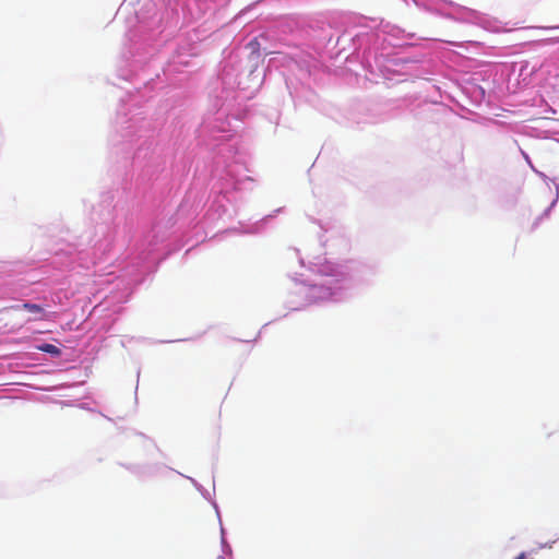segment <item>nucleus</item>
<instances>
[{
  "label": "nucleus",
  "mask_w": 559,
  "mask_h": 559,
  "mask_svg": "<svg viewBox=\"0 0 559 559\" xmlns=\"http://www.w3.org/2000/svg\"><path fill=\"white\" fill-rule=\"evenodd\" d=\"M8 309L15 311V312H39V311H41V309L38 305L28 304V302H19L16 305L11 306Z\"/></svg>",
  "instance_id": "1"
},
{
  "label": "nucleus",
  "mask_w": 559,
  "mask_h": 559,
  "mask_svg": "<svg viewBox=\"0 0 559 559\" xmlns=\"http://www.w3.org/2000/svg\"><path fill=\"white\" fill-rule=\"evenodd\" d=\"M39 350L51 354L53 356L60 355V349L52 344H43L37 347Z\"/></svg>",
  "instance_id": "2"
},
{
  "label": "nucleus",
  "mask_w": 559,
  "mask_h": 559,
  "mask_svg": "<svg viewBox=\"0 0 559 559\" xmlns=\"http://www.w3.org/2000/svg\"><path fill=\"white\" fill-rule=\"evenodd\" d=\"M318 292H321V288H320V287H317V286H312V287H310V288H309V295H310V297H311V298H314ZM312 301H313V299H311V300H310V302H312Z\"/></svg>",
  "instance_id": "3"
},
{
  "label": "nucleus",
  "mask_w": 559,
  "mask_h": 559,
  "mask_svg": "<svg viewBox=\"0 0 559 559\" xmlns=\"http://www.w3.org/2000/svg\"><path fill=\"white\" fill-rule=\"evenodd\" d=\"M515 559H526L525 554L524 552L520 554Z\"/></svg>",
  "instance_id": "4"
}]
</instances>
